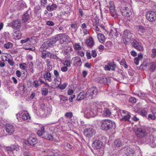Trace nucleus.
<instances>
[{
	"label": "nucleus",
	"instance_id": "nucleus-28",
	"mask_svg": "<svg viewBox=\"0 0 156 156\" xmlns=\"http://www.w3.org/2000/svg\"><path fill=\"white\" fill-rule=\"evenodd\" d=\"M22 119L24 120H27L30 119V117L27 112H24L22 116Z\"/></svg>",
	"mask_w": 156,
	"mask_h": 156
},
{
	"label": "nucleus",
	"instance_id": "nucleus-1",
	"mask_svg": "<svg viewBox=\"0 0 156 156\" xmlns=\"http://www.w3.org/2000/svg\"><path fill=\"white\" fill-rule=\"evenodd\" d=\"M100 123L101 129L104 130H108L115 127V122L110 119L102 120Z\"/></svg>",
	"mask_w": 156,
	"mask_h": 156
},
{
	"label": "nucleus",
	"instance_id": "nucleus-40",
	"mask_svg": "<svg viewBox=\"0 0 156 156\" xmlns=\"http://www.w3.org/2000/svg\"><path fill=\"white\" fill-rule=\"evenodd\" d=\"M150 65L149 69L151 71H153L156 67V63L154 62H152L151 63Z\"/></svg>",
	"mask_w": 156,
	"mask_h": 156
},
{
	"label": "nucleus",
	"instance_id": "nucleus-63",
	"mask_svg": "<svg viewBox=\"0 0 156 156\" xmlns=\"http://www.w3.org/2000/svg\"><path fill=\"white\" fill-rule=\"evenodd\" d=\"M152 56L153 58L156 57V49H153L152 50Z\"/></svg>",
	"mask_w": 156,
	"mask_h": 156
},
{
	"label": "nucleus",
	"instance_id": "nucleus-58",
	"mask_svg": "<svg viewBox=\"0 0 156 156\" xmlns=\"http://www.w3.org/2000/svg\"><path fill=\"white\" fill-rule=\"evenodd\" d=\"M81 46H80L79 43H76L75 44V49L76 50H79L81 48Z\"/></svg>",
	"mask_w": 156,
	"mask_h": 156
},
{
	"label": "nucleus",
	"instance_id": "nucleus-11",
	"mask_svg": "<svg viewBox=\"0 0 156 156\" xmlns=\"http://www.w3.org/2000/svg\"><path fill=\"white\" fill-rule=\"evenodd\" d=\"M116 65L113 62H109L104 67V69L106 71H114L115 70Z\"/></svg>",
	"mask_w": 156,
	"mask_h": 156
},
{
	"label": "nucleus",
	"instance_id": "nucleus-53",
	"mask_svg": "<svg viewBox=\"0 0 156 156\" xmlns=\"http://www.w3.org/2000/svg\"><path fill=\"white\" fill-rule=\"evenodd\" d=\"M67 84L66 83H64L63 84L60 85L58 87L59 88L63 90L65 89L67 86Z\"/></svg>",
	"mask_w": 156,
	"mask_h": 156
},
{
	"label": "nucleus",
	"instance_id": "nucleus-29",
	"mask_svg": "<svg viewBox=\"0 0 156 156\" xmlns=\"http://www.w3.org/2000/svg\"><path fill=\"white\" fill-rule=\"evenodd\" d=\"M87 45L90 47H91L94 45V42L93 38L92 37H90L87 41Z\"/></svg>",
	"mask_w": 156,
	"mask_h": 156
},
{
	"label": "nucleus",
	"instance_id": "nucleus-48",
	"mask_svg": "<svg viewBox=\"0 0 156 156\" xmlns=\"http://www.w3.org/2000/svg\"><path fill=\"white\" fill-rule=\"evenodd\" d=\"M4 46L5 48L8 49L12 46V44L11 43L8 42L7 43L5 44L4 45Z\"/></svg>",
	"mask_w": 156,
	"mask_h": 156
},
{
	"label": "nucleus",
	"instance_id": "nucleus-4",
	"mask_svg": "<svg viewBox=\"0 0 156 156\" xmlns=\"http://www.w3.org/2000/svg\"><path fill=\"white\" fill-rule=\"evenodd\" d=\"M114 147L117 149H122L126 146V143L123 140L117 139L114 142Z\"/></svg>",
	"mask_w": 156,
	"mask_h": 156
},
{
	"label": "nucleus",
	"instance_id": "nucleus-15",
	"mask_svg": "<svg viewBox=\"0 0 156 156\" xmlns=\"http://www.w3.org/2000/svg\"><path fill=\"white\" fill-rule=\"evenodd\" d=\"M28 144L32 146H34L37 143L36 138L34 136H30L28 139Z\"/></svg>",
	"mask_w": 156,
	"mask_h": 156
},
{
	"label": "nucleus",
	"instance_id": "nucleus-3",
	"mask_svg": "<svg viewBox=\"0 0 156 156\" xmlns=\"http://www.w3.org/2000/svg\"><path fill=\"white\" fill-rule=\"evenodd\" d=\"M98 90L95 87H92L89 89L86 93L87 97L91 99L95 98L97 94Z\"/></svg>",
	"mask_w": 156,
	"mask_h": 156
},
{
	"label": "nucleus",
	"instance_id": "nucleus-9",
	"mask_svg": "<svg viewBox=\"0 0 156 156\" xmlns=\"http://www.w3.org/2000/svg\"><path fill=\"white\" fill-rule=\"evenodd\" d=\"M6 132L9 135H11L15 131V127L14 125L10 124H6L5 127Z\"/></svg>",
	"mask_w": 156,
	"mask_h": 156
},
{
	"label": "nucleus",
	"instance_id": "nucleus-51",
	"mask_svg": "<svg viewBox=\"0 0 156 156\" xmlns=\"http://www.w3.org/2000/svg\"><path fill=\"white\" fill-rule=\"evenodd\" d=\"M5 61H7L9 64L11 66H13L15 64V62L13 61L12 60H11L10 59H5Z\"/></svg>",
	"mask_w": 156,
	"mask_h": 156
},
{
	"label": "nucleus",
	"instance_id": "nucleus-61",
	"mask_svg": "<svg viewBox=\"0 0 156 156\" xmlns=\"http://www.w3.org/2000/svg\"><path fill=\"white\" fill-rule=\"evenodd\" d=\"M41 5L44 6L46 4L47 2V0H41Z\"/></svg>",
	"mask_w": 156,
	"mask_h": 156
},
{
	"label": "nucleus",
	"instance_id": "nucleus-18",
	"mask_svg": "<svg viewBox=\"0 0 156 156\" xmlns=\"http://www.w3.org/2000/svg\"><path fill=\"white\" fill-rule=\"evenodd\" d=\"M54 85H52L53 88L58 87L61 84V79L60 77H57L54 80Z\"/></svg>",
	"mask_w": 156,
	"mask_h": 156
},
{
	"label": "nucleus",
	"instance_id": "nucleus-20",
	"mask_svg": "<svg viewBox=\"0 0 156 156\" xmlns=\"http://www.w3.org/2000/svg\"><path fill=\"white\" fill-rule=\"evenodd\" d=\"M47 133V132L45 131V128L44 126L41 127L37 132V134L39 136H42L43 137L44 135H45Z\"/></svg>",
	"mask_w": 156,
	"mask_h": 156
},
{
	"label": "nucleus",
	"instance_id": "nucleus-22",
	"mask_svg": "<svg viewBox=\"0 0 156 156\" xmlns=\"http://www.w3.org/2000/svg\"><path fill=\"white\" fill-rule=\"evenodd\" d=\"M97 37L100 42L103 43L105 41V39L104 35L101 33H97Z\"/></svg>",
	"mask_w": 156,
	"mask_h": 156
},
{
	"label": "nucleus",
	"instance_id": "nucleus-57",
	"mask_svg": "<svg viewBox=\"0 0 156 156\" xmlns=\"http://www.w3.org/2000/svg\"><path fill=\"white\" fill-rule=\"evenodd\" d=\"M138 43H139L136 40H134L132 42V44L133 47L135 48L137 46L136 45H137Z\"/></svg>",
	"mask_w": 156,
	"mask_h": 156
},
{
	"label": "nucleus",
	"instance_id": "nucleus-13",
	"mask_svg": "<svg viewBox=\"0 0 156 156\" xmlns=\"http://www.w3.org/2000/svg\"><path fill=\"white\" fill-rule=\"evenodd\" d=\"M147 142L151 147L154 148L156 146V138L153 136H151L147 140Z\"/></svg>",
	"mask_w": 156,
	"mask_h": 156
},
{
	"label": "nucleus",
	"instance_id": "nucleus-49",
	"mask_svg": "<svg viewBox=\"0 0 156 156\" xmlns=\"http://www.w3.org/2000/svg\"><path fill=\"white\" fill-rule=\"evenodd\" d=\"M13 147H14V145H11L10 146L7 147H5V150L7 151H12L13 150Z\"/></svg>",
	"mask_w": 156,
	"mask_h": 156
},
{
	"label": "nucleus",
	"instance_id": "nucleus-50",
	"mask_svg": "<svg viewBox=\"0 0 156 156\" xmlns=\"http://www.w3.org/2000/svg\"><path fill=\"white\" fill-rule=\"evenodd\" d=\"M108 7L109 9L115 8L114 2L112 1H110L108 5Z\"/></svg>",
	"mask_w": 156,
	"mask_h": 156
},
{
	"label": "nucleus",
	"instance_id": "nucleus-10",
	"mask_svg": "<svg viewBox=\"0 0 156 156\" xmlns=\"http://www.w3.org/2000/svg\"><path fill=\"white\" fill-rule=\"evenodd\" d=\"M135 134L138 137L142 138L145 136L146 131L141 128H138L135 131Z\"/></svg>",
	"mask_w": 156,
	"mask_h": 156
},
{
	"label": "nucleus",
	"instance_id": "nucleus-5",
	"mask_svg": "<svg viewBox=\"0 0 156 156\" xmlns=\"http://www.w3.org/2000/svg\"><path fill=\"white\" fill-rule=\"evenodd\" d=\"M123 37V41L124 43L126 44L130 41L133 37V34L129 30H126L124 31Z\"/></svg>",
	"mask_w": 156,
	"mask_h": 156
},
{
	"label": "nucleus",
	"instance_id": "nucleus-14",
	"mask_svg": "<svg viewBox=\"0 0 156 156\" xmlns=\"http://www.w3.org/2000/svg\"><path fill=\"white\" fill-rule=\"evenodd\" d=\"M102 145V143L101 141L95 140L92 144V147L94 149H98L100 148Z\"/></svg>",
	"mask_w": 156,
	"mask_h": 156
},
{
	"label": "nucleus",
	"instance_id": "nucleus-59",
	"mask_svg": "<svg viewBox=\"0 0 156 156\" xmlns=\"http://www.w3.org/2000/svg\"><path fill=\"white\" fill-rule=\"evenodd\" d=\"M97 55L95 50H93L91 51V55L94 58Z\"/></svg>",
	"mask_w": 156,
	"mask_h": 156
},
{
	"label": "nucleus",
	"instance_id": "nucleus-34",
	"mask_svg": "<svg viewBox=\"0 0 156 156\" xmlns=\"http://www.w3.org/2000/svg\"><path fill=\"white\" fill-rule=\"evenodd\" d=\"M137 95L138 97L140 98H142L145 97H146L147 94L146 93H144L141 91H139L138 92V93L135 94Z\"/></svg>",
	"mask_w": 156,
	"mask_h": 156
},
{
	"label": "nucleus",
	"instance_id": "nucleus-62",
	"mask_svg": "<svg viewBox=\"0 0 156 156\" xmlns=\"http://www.w3.org/2000/svg\"><path fill=\"white\" fill-rule=\"evenodd\" d=\"M19 88L20 90H21L23 92L24 91V86L23 84L19 85Z\"/></svg>",
	"mask_w": 156,
	"mask_h": 156
},
{
	"label": "nucleus",
	"instance_id": "nucleus-37",
	"mask_svg": "<svg viewBox=\"0 0 156 156\" xmlns=\"http://www.w3.org/2000/svg\"><path fill=\"white\" fill-rule=\"evenodd\" d=\"M99 82L100 83L105 84L107 82V78L105 76H103V77H101L99 78Z\"/></svg>",
	"mask_w": 156,
	"mask_h": 156
},
{
	"label": "nucleus",
	"instance_id": "nucleus-23",
	"mask_svg": "<svg viewBox=\"0 0 156 156\" xmlns=\"http://www.w3.org/2000/svg\"><path fill=\"white\" fill-rule=\"evenodd\" d=\"M72 60L75 62L76 61L75 64H76L77 66H80L81 65L82 63L80 57L78 56L75 57L73 58Z\"/></svg>",
	"mask_w": 156,
	"mask_h": 156
},
{
	"label": "nucleus",
	"instance_id": "nucleus-7",
	"mask_svg": "<svg viewBox=\"0 0 156 156\" xmlns=\"http://www.w3.org/2000/svg\"><path fill=\"white\" fill-rule=\"evenodd\" d=\"M146 19L149 21L152 22L156 20V14L153 11L147 12L146 14Z\"/></svg>",
	"mask_w": 156,
	"mask_h": 156
},
{
	"label": "nucleus",
	"instance_id": "nucleus-52",
	"mask_svg": "<svg viewBox=\"0 0 156 156\" xmlns=\"http://www.w3.org/2000/svg\"><path fill=\"white\" fill-rule=\"evenodd\" d=\"M42 94L45 96L48 94V90L45 88H43L42 90Z\"/></svg>",
	"mask_w": 156,
	"mask_h": 156
},
{
	"label": "nucleus",
	"instance_id": "nucleus-27",
	"mask_svg": "<svg viewBox=\"0 0 156 156\" xmlns=\"http://www.w3.org/2000/svg\"><path fill=\"white\" fill-rule=\"evenodd\" d=\"M57 8V6L55 4H53L52 5L48 6L47 7V9L50 11H51L55 10Z\"/></svg>",
	"mask_w": 156,
	"mask_h": 156
},
{
	"label": "nucleus",
	"instance_id": "nucleus-44",
	"mask_svg": "<svg viewBox=\"0 0 156 156\" xmlns=\"http://www.w3.org/2000/svg\"><path fill=\"white\" fill-rule=\"evenodd\" d=\"M140 114L143 116H146L147 115V111L145 109H142L140 112Z\"/></svg>",
	"mask_w": 156,
	"mask_h": 156
},
{
	"label": "nucleus",
	"instance_id": "nucleus-26",
	"mask_svg": "<svg viewBox=\"0 0 156 156\" xmlns=\"http://www.w3.org/2000/svg\"><path fill=\"white\" fill-rule=\"evenodd\" d=\"M85 97H87L86 93L85 94L84 92H80L77 97V100L78 101L81 100Z\"/></svg>",
	"mask_w": 156,
	"mask_h": 156
},
{
	"label": "nucleus",
	"instance_id": "nucleus-60",
	"mask_svg": "<svg viewBox=\"0 0 156 156\" xmlns=\"http://www.w3.org/2000/svg\"><path fill=\"white\" fill-rule=\"evenodd\" d=\"M129 101L132 103H135L136 102V100L135 98L131 97L129 98Z\"/></svg>",
	"mask_w": 156,
	"mask_h": 156
},
{
	"label": "nucleus",
	"instance_id": "nucleus-6",
	"mask_svg": "<svg viewBox=\"0 0 156 156\" xmlns=\"http://www.w3.org/2000/svg\"><path fill=\"white\" fill-rule=\"evenodd\" d=\"M57 35V39L60 41L61 44L63 43L65 41H69L70 38L67 35L64 34H60Z\"/></svg>",
	"mask_w": 156,
	"mask_h": 156
},
{
	"label": "nucleus",
	"instance_id": "nucleus-16",
	"mask_svg": "<svg viewBox=\"0 0 156 156\" xmlns=\"http://www.w3.org/2000/svg\"><path fill=\"white\" fill-rule=\"evenodd\" d=\"M11 24L12 25V27L13 28H16L18 29L20 27L21 25V22L19 20H13L11 23Z\"/></svg>",
	"mask_w": 156,
	"mask_h": 156
},
{
	"label": "nucleus",
	"instance_id": "nucleus-42",
	"mask_svg": "<svg viewBox=\"0 0 156 156\" xmlns=\"http://www.w3.org/2000/svg\"><path fill=\"white\" fill-rule=\"evenodd\" d=\"M73 116V113L71 112H66L65 114V116L68 119L71 118Z\"/></svg>",
	"mask_w": 156,
	"mask_h": 156
},
{
	"label": "nucleus",
	"instance_id": "nucleus-35",
	"mask_svg": "<svg viewBox=\"0 0 156 156\" xmlns=\"http://www.w3.org/2000/svg\"><path fill=\"white\" fill-rule=\"evenodd\" d=\"M43 138L51 141L53 140V136L51 135L48 134L47 133L45 135H44Z\"/></svg>",
	"mask_w": 156,
	"mask_h": 156
},
{
	"label": "nucleus",
	"instance_id": "nucleus-19",
	"mask_svg": "<svg viewBox=\"0 0 156 156\" xmlns=\"http://www.w3.org/2000/svg\"><path fill=\"white\" fill-rule=\"evenodd\" d=\"M134 152V150L130 147L127 148L124 152L127 156H133Z\"/></svg>",
	"mask_w": 156,
	"mask_h": 156
},
{
	"label": "nucleus",
	"instance_id": "nucleus-56",
	"mask_svg": "<svg viewBox=\"0 0 156 156\" xmlns=\"http://www.w3.org/2000/svg\"><path fill=\"white\" fill-rule=\"evenodd\" d=\"M147 119L148 120H154V115L152 114H149L148 115Z\"/></svg>",
	"mask_w": 156,
	"mask_h": 156
},
{
	"label": "nucleus",
	"instance_id": "nucleus-25",
	"mask_svg": "<svg viewBox=\"0 0 156 156\" xmlns=\"http://www.w3.org/2000/svg\"><path fill=\"white\" fill-rule=\"evenodd\" d=\"M111 114V113L109 111L108 108H105L103 111V115L105 117H109Z\"/></svg>",
	"mask_w": 156,
	"mask_h": 156
},
{
	"label": "nucleus",
	"instance_id": "nucleus-17",
	"mask_svg": "<svg viewBox=\"0 0 156 156\" xmlns=\"http://www.w3.org/2000/svg\"><path fill=\"white\" fill-rule=\"evenodd\" d=\"M118 114L120 119L122 117H124L125 115H127L129 112L126 111L122 110L120 109H118L117 111Z\"/></svg>",
	"mask_w": 156,
	"mask_h": 156
},
{
	"label": "nucleus",
	"instance_id": "nucleus-45",
	"mask_svg": "<svg viewBox=\"0 0 156 156\" xmlns=\"http://www.w3.org/2000/svg\"><path fill=\"white\" fill-rule=\"evenodd\" d=\"M51 106L50 105H49L48 106H46L43 110L45 112H50L51 111Z\"/></svg>",
	"mask_w": 156,
	"mask_h": 156
},
{
	"label": "nucleus",
	"instance_id": "nucleus-41",
	"mask_svg": "<svg viewBox=\"0 0 156 156\" xmlns=\"http://www.w3.org/2000/svg\"><path fill=\"white\" fill-rule=\"evenodd\" d=\"M71 61L69 60H66L65 62L63 63L64 66H66L67 67H70L71 66Z\"/></svg>",
	"mask_w": 156,
	"mask_h": 156
},
{
	"label": "nucleus",
	"instance_id": "nucleus-47",
	"mask_svg": "<svg viewBox=\"0 0 156 156\" xmlns=\"http://www.w3.org/2000/svg\"><path fill=\"white\" fill-rule=\"evenodd\" d=\"M138 31L139 32L143 33H144L145 31L144 28L142 26H139L138 27Z\"/></svg>",
	"mask_w": 156,
	"mask_h": 156
},
{
	"label": "nucleus",
	"instance_id": "nucleus-24",
	"mask_svg": "<svg viewBox=\"0 0 156 156\" xmlns=\"http://www.w3.org/2000/svg\"><path fill=\"white\" fill-rule=\"evenodd\" d=\"M21 33L20 31H15L13 33L14 38L16 39H19L21 38Z\"/></svg>",
	"mask_w": 156,
	"mask_h": 156
},
{
	"label": "nucleus",
	"instance_id": "nucleus-36",
	"mask_svg": "<svg viewBox=\"0 0 156 156\" xmlns=\"http://www.w3.org/2000/svg\"><path fill=\"white\" fill-rule=\"evenodd\" d=\"M10 56V55L9 54H7V53H3L1 56L2 60L4 62L6 61H5V59H9V58Z\"/></svg>",
	"mask_w": 156,
	"mask_h": 156
},
{
	"label": "nucleus",
	"instance_id": "nucleus-55",
	"mask_svg": "<svg viewBox=\"0 0 156 156\" xmlns=\"http://www.w3.org/2000/svg\"><path fill=\"white\" fill-rule=\"evenodd\" d=\"M71 28L74 30V31H75L77 29V24L76 23H72L71 25Z\"/></svg>",
	"mask_w": 156,
	"mask_h": 156
},
{
	"label": "nucleus",
	"instance_id": "nucleus-21",
	"mask_svg": "<svg viewBox=\"0 0 156 156\" xmlns=\"http://www.w3.org/2000/svg\"><path fill=\"white\" fill-rule=\"evenodd\" d=\"M51 74L49 71L46 72L44 74V78L45 80H47L48 82H51L52 80L51 77Z\"/></svg>",
	"mask_w": 156,
	"mask_h": 156
},
{
	"label": "nucleus",
	"instance_id": "nucleus-31",
	"mask_svg": "<svg viewBox=\"0 0 156 156\" xmlns=\"http://www.w3.org/2000/svg\"><path fill=\"white\" fill-rule=\"evenodd\" d=\"M29 15L27 12H26L22 17V21L23 22H26L29 19Z\"/></svg>",
	"mask_w": 156,
	"mask_h": 156
},
{
	"label": "nucleus",
	"instance_id": "nucleus-2",
	"mask_svg": "<svg viewBox=\"0 0 156 156\" xmlns=\"http://www.w3.org/2000/svg\"><path fill=\"white\" fill-rule=\"evenodd\" d=\"M58 40L57 39V35L53 37L49 40L44 42L41 47L43 51H45L49 47H51L55 44Z\"/></svg>",
	"mask_w": 156,
	"mask_h": 156
},
{
	"label": "nucleus",
	"instance_id": "nucleus-32",
	"mask_svg": "<svg viewBox=\"0 0 156 156\" xmlns=\"http://www.w3.org/2000/svg\"><path fill=\"white\" fill-rule=\"evenodd\" d=\"M46 61L47 62V69L48 71H50L52 70V66L51 64V62L49 60L47 59Z\"/></svg>",
	"mask_w": 156,
	"mask_h": 156
},
{
	"label": "nucleus",
	"instance_id": "nucleus-12",
	"mask_svg": "<svg viewBox=\"0 0 156 156\" xmlns=\"http://www.w3.org/2000/svg\"><path fill=\"white\" fill-rule=\"evenodd\" d=\"M121 12L122 15L125 16H129L132 14L131 11L127 7L123 8Z\"/></svg>",
	"mask_w": 156,
	"mask_h": 156
},
{
	"label": "nucleus",
	"instance_id": "nucleus-33",
	"mask_svg": "<svg viewBox=\"0 0 156 156\" xmlns=\"http://www.w3.org/2000/svg\"><path fill=\"white\" fill-rule=\"evenodd\" d=\"M84 113L89 117H92L94 116L93 112L90 110H86L85 111Z\"/></svg>",
	"mask_w": 156,
	"mask_h": 156
},
{
	"label": "nucleus",
	"instance_id": "nucleus-8",
	"mask_svg": "<svg viewBox=\"0 0 156 156\" xmlns=\"http://www.w3.org/2000/svg\"><path fill=\"white\" fill-rule=\"evenodd\" d=\"M83 133L86 137H90L95 133V131L92 127H90L85 129L84 130Z\"/></svg>",
	"mask_w": 156,
	"mask_h": 156
},
{
	"label": "nucleus",
	"instance_id": "nucleus-38",
	"mask_svg": "<svg viewBox=\"0 0 156 156\" xmlns=\"http://www.w3.org/2000/svg\"><path fill=\"white\" fill-rule=\"evenodd\" d=\"M110 34L112 36H115L117 37L118 36V34L117 33V32L116 30V29L115 28L113 29V30H111L110 31Z\"/></svg>",
	"mask_w": 156,
	"mask_h": 156
},
{
	"label": "nucleus",
	"instance_id": "nucleus-30",
	"mask_svg": "<svg viewBox=\"0 0 156 156\" xmlns=\"http://www.w3.org/2000/svg\"><path fill=\"white\" fill-rule=\"evenodd\" d=\"M110 13L111 16L114 18H116L118 17V14L115 10V8L109 9Z\"/></svg>",
	"mask_w": 156,
	"mask_h": 156
},
{
	"label": "nucleus",
	"instance_id": "nucleus-64",
	"mask_svg": "<svg viewBox=\"0 0 156 156\" xmlns=\"http://www.w3.org/2000/svg\"><path fill=\"white\" fill-rule=\"evenodd\" d=\"M24 156H32L31 154L28 151H25L23 153Z\"/></svg>",
	"mask_w": 156,
	"mask_h": 156
},
{
	"label": "nucleus",
	"instance_id": "nucleus-54",
	"mask_svg": "<svg viewBox=\"0 0 156 156\" xmlns=\"http://www.w3.org/2000/svg\"><path fill=\"white\" fill-rule=\"evenodd\" d=\"M97 22L96 23V25L95 26L94 25V29L96 31V33L97 34V33H99V32H101V31L100 30L98 26L97 25Z\"/></svg>",
	"mask_w": 156,
	"mask_h": 156
},
{
	"label": "nucleus",
	"instance_id": "nucleus-39",
	"mask_svg": "<svg viewBox=\"0 0 156 156\" xmlns=\"http://www.w3.org/2000/svg\"><path fill=\"white\" fill-rule=\"evenodd\" d=\"M130 115L129 114V113H128V114L127 115H125V116L124 117H122L121 119H120V120L124 121H126L128 120L129 119L130 117Z\"/></svg>",
	"mask_w": 156,
	"mask_h": 156
},
{
	"label": "nucleus",
	"instance_id": "nucleus-43",
	"mask_svg": "<svg viewBox=\"0 0 156 156\" xmlns=\"http://www.w3.org/2000/svg\"><path fill=\"white\" fill-rule=\"evenodd\" d=\"M137 46L135 48L140 51H142L143 50V48L142 45L140 43H138Z\"/></svg>",
	"mask_w": 156,
	"mask_h": 156
},
{
	"label": "nucleus",
	"instance_id": "nucleus-46",
	"mask_svg": "<svg viewBox=\"0 0 156 156\" xmlns=\"http://www.w3.org/2000/svg\"><path fill=\"white\" fill-rule=\"evenodd\" d=\"M105 46L108 48H109L112 46V43L110 41L106 42L105 44Z\"/></svg>",
	"mask_w": 156,
	"mask_h": 156
}]
</instances>
